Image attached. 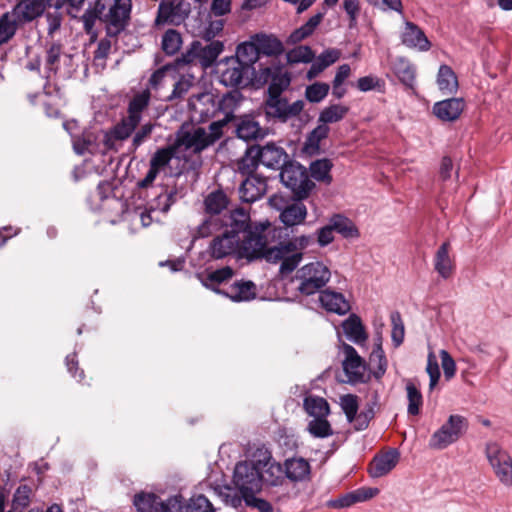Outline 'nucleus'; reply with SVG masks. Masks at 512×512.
<instances>
[{
    "instance_id": "nucleus-1",
    "label": "nucleus",
    "mask_w": 512,
    "mask_h": 512,
    "mask_svg": "<svg viewBox=\"0 0 512 512\" xmlns=\"http://www.w3.org/2000/svg\"><path fill=\"white\" fill-rule=\"evenodd\" d=\"M131 13V0H96L93 8H89L81 17L84 30L89 34L93 31L96 20L106 26L110 36H116L128 24Z\"/></svg>"
},
{
    "instance_id": "nucleus-2",
    "label": "nucleus",
    "mask_w": 512,
    "mask_h": 512,
    "mask_svg": "<svg viewBox=\"0 0 512 512\" xmlns=\"http://www.w3.org/2000/svg\"><path fill=\"white\" fill-rule=\"evenodd\" d=\"M283 228L275 227L269 222L259 223L244 234L240 239V249L249 260L264 258V254L272 242L282 237Z\"/></svg>"
},
{
    "instance_id": "nucleus-3",
    "label": "nucleus",
    "mask_w": 512,
    "mask_h": 512,
    "mask_svg": "<svg viewBox=\"0 0 512 512\" xmlns=\"http://www.w3.org/2000/svg\"><path fill=\"white\" fill-rule=\"evenodd\" d=\"M233 484L243 499L250 498L251 495H256L261 491L263 478L254 452L250 460L240 461L236 464L233 472Z\"/></svg>"
},
{
    "instance_id": "nucleus-4",
    "label": "nucleus",
    "mask_w": 512,
    "mask_h": 512,
    "mask_svg": "<svg viewBox=\"0 0 512 512\" xmlns=\"http://www.w3.org/2000/svg\"><path fill=\"white\" fill-rule=\"evenodd\" d=\"M219 126V123H210L208 131L202 127L182 129L178 133L174 146L176 149L183 147L186 151L200 153L221 138L223 131L219 130Z\"/></svg>"
},
{
    "instance_id": "nucleus-5",
    "label": "nucleus",
    "mask_w": 512,
    "mask_h": 512,
    "mask_svg": "<svg viewBox=\"0 0 512 512\" xmlns=\"http://www.w3.org/2000/svg\"><path fill=\"white\" fill-rule=\"evenodd\" d=\"M331 272L322 262H311L297 271L299 281L297 290L306 296L312 295L323 288L330 280Z\"/></svg>"
},
{
    "instance_id": "nucleus-6",
    "label": "nucleus",
    "mask_w": 512,
    "mask_h": 512,
    "mask_svg": "<svg viewBox=\"0 0 512 512\" xmlns=\"http://www.w3.org/2000/svg\"><path fill=\"white\" fill-rule=\"evenodd\" d=\"M466 417L453 414L437 429L429 440V447L434 450H443L458 441L468 429Z\"/></svg>"
},
{
    "instance_id": "nucleus-7",
    "label": "nucleus",
    "mask_w": 512,
    "mask_h": 512,
    "mask_svg": "<svg viewBox=\"0 0 512 512\" xmlns=\"http://www.w3.org/2000/svg\"><path fill=\"white\" fill-rule=\"evenodd\" d=\"M486 459L498 479L506 487L512 486V457L499 443L489 441L485 444Z\"/></svg>"
},
{
    "instance_id": "nucleus-8",
    "label": "nucleus",
    "mask_w": 512,
    "mask_h": 512,
    "mask_svg": "<svg viewBox=\"0 0 512 512\" xmlns=\"http://www.w3.org/2000/svg\"><path fill=\"white\" fill-rule=\"evenodd\" d=\"M281 182L291 189L297 199H305L314 188L306 168L295 162L286 163L280 172Z\"/></svg>"
},
{
    "instance_id": "nucleus-9",
    "label": "nucleus",
    "mask_w": 512,
    "mask_h": 512,
    "mask_svg": "<svg viewBox=\"0 0 512 512\" xmlns=\"http://www.w3.org/2000/svg\"><path fill=\"white\" fill-rule=\"evenodd\" d=\"M254 457L258 463L263 478V484L268 486H280L284 482L285 472L283 466L277 462L272 452L265 446L261 445L254 450Z\"/></svg>"
},
{
    "instance_id": "nucleus-10",
    "label": "nucleus",
    "mask_w": 512,
    "mask_h": 512,
    "mask_svg": "<svg viewBox=\"0 0 512 512\" xmlns=\"http://www.w3.org/2000/svg\"><path fill=\"white\" fill-rule=\"evenodd\" d=\"M303 253H294L288 241L280 242L277 245L270 246L264 254V258L270 263H279V273L287 276L292 273L300 264Z\"/></svg>"
},
{
    "instance_id": "nucleus-11",
    "label": "nucleus",
    "mask_w": 512,
    "mask_h": 512,
    "mask_svg": "<svg viewBox=\"0 0 512 512\" xmlns=\"http://www.w3.org/2000/svg\"><path fill=\"white\" fill-rule=\"evenodd\" d=\"M190 13V4L183 0H162L159 3L155 25H180Z\"/></svg>"
},
{
    "instance_id": "nucleus-12",
    "label": "nucleus",
    "mask_w": 512,
    "mask_h": 512,
    "mask_svg": "<svg viewBox=\"0 0 512 512\" xmlns=\"http://www.w3.org/2000/svg\"><path fill=\"white\" fill-rule=\"evenodd\" d=\"M304 108V102L297 100L289 104L286 98L268 95L264 102L267 117L286 122L288 119L298 116Z\"/></svg>"
},
{
    "instance_id": "nucleus-13",
    "label": "nucleus",
    "mask_w": 512,
    "mask_h": 512,
    "mask_svg": "<svg viewBox=\"0 0 512 512\" xmlns=\"http://www.w3.org/2000/svg\"><path fill=\"white\" fill-rule=\"evenodd\" d=\"M191 118L199 123L218 117L216 96L211 92L192 95L188 102Z\"/></svg>"
},
{
    "instance_id": "nucleus-14",
    "label": "nucleus",
    "mask_w": 512,
    "mask_h": 512,
    "mask_svg": "<svg viewBox=\"0 0 512 512\" xmlns=\"http://www.w3.org/2000/svg\"><path fill=\"white\" fill-rule=\"evenodd\" d=\"M176 147L169 145L158 149L151 157L149 163V170L145 177L138 182L140 188H148L155 181L158 174L163 171L171 162L172 158L176 154Z\"/></svg>"
},
{
    "instance_id": "nucleus-15",
    "label": "nucleus",
    "mask_w": 512,
    "mask_h": 512,
    "mask_svg": "<svg viewBox=\"0 0 512 512\" xmlns=\"http://www.w3.org/2000/svg\"><path fill=\"white\" fill-rule=\"evenodd\" d=\"M342 350L345 356L342 366L348 382L352 384L365 382L366 365L364 360L355 348L349 344L344 343Z\"/></svg>"
},
{
    "instance_id": "nucleus-16",
    "label": "nucleus",
    "mask_w": 512,
    "mask_h": 512,
    "mask_svg": "<svg viewBox=\"0 0 512 512\" xmlns=\"http://www.w3.org/2000/svg\"><path fill=\"white\" fill-rule=\"evenodd\" d=\"M221 70V83L227 87H237L248 83L249 65L239 59L226 58Z\"/></svg>"
},
{
    "instance_id": "nucleus-17",
    "label": "nucleus",
    "mask_w": 512,
    "mask_h": 512,
    "mask_svg": "<svg viewBox=\"0 0 512 512\" xmlns=\"http://www.w3.org/2000/svg\"><path fill=\"white\" fill-rule=\"evenodd\" d=\"M243 100V95L238 90H233L224 94L220 99L216 98L217 102V113L218 117L223 115L222 118H218L212 123H219V130L223 131V128L235 118V111L240 106Z\"/></svg>"
},
{
    "instance_id": "nucleus-18",
    "label": "nucleus",
    "mask_w": 512,
    "mask_h": 512,
    "mask_svg": "<svg viewBox=\"0 0 512 512\" xmlns=\"http://www.w3.org/2000/svg\"><path fill=\"white\" fill-rule=\"evenodd\" d=\"M257 146L258 160L267 168L278 170L286 164L288 154L281 146L269 142L263 146Z\"/></svg>"
},
{
    "instance_id": "nucleus-19",
    "label": "nucleus",
    "mask_w": 512,
    "mask_h": 512,
    "mask_svg": "<svg viewBox=\"0 0 512 512\" xmlns=\"http://www.w3.org/2000/svg\"><path fill=\"white\" fill-rule=\"evenodd\" d=\"M267 190L266 178L250 175L241 183L239 194L242 201L252 203L260 199Z\"/></svg>"
},
{
    "instance_id": "nucleus-20",
    "label": "nucleus",
    "mask_w": 512,
    "mask_h": 512,
    "mask_svg": "<svg viewBox=\"0 0 512 512\" xmlns=\"http://www.w3.org/2000/svg\"><path fill=\"white\" fill-rule=\"evenodd\" d=\"M465 108L463 98H450L436 102L433 106L434 115L444 122L457 120Z\"/></svg>"
},
{
    "instance_id": "nucleus-21",
    "label": "nucleus",
    "mask_w": 512,
    "mask_h": 512,
    "mask_svg": "<svg viewBox=\"0 0 512 512\" xmlns=\"http://www.w3.org/2000/svg\"><path fill=\"white\" fill-rule=\"evenodd\" d=\"M400 454L396 449H391L383 454L376 455L369 467V474L373 478H379L388 474L399 462Z\"/></svg>"
},
{
    "instance_id": "nucleus-22",
    "label": "nucleus",
    "mask_w": 512,
    "mask_h": 512,
    "mask_svg": "<svg viewBox=\"0 0 512 512\" xmlns=\"http://www.w3.org/2000/svg\"><path fill=\"white\" fill-rule=\"evenodd\" d=\"M319 302L321 306L328 312L338 315H345L350 311V304L342 293L331 289L320 291Z\"/></svg>"
},
{
    "instance_id": "nucleus-23",
    "label": "nucleus",
    "mask_w": 512,
    "mask_h": 512,
    "mask_svg": "<svg viewBox=\"0 0 512 512\" xmlns=\"http://www.w3.org/2000/svg\"><path fill=\"white\" fill-rule=\"evenodd\" d=\"M378 493V488L362 487L340 496L337 499L330 500L328 506L337 509L350 507L353 504L367 501L375 497Z\"/></svg>"
},
{
    "instance_id": "nucleus-24",
    "label": "nucleus",
    "mask_w": 512,
    "mask_h": 512,
    "mask_svg": "<svg viewBox=\"0 0 512 512\" xmlns=\"http://www.w3.org/2000/svg\"><path fill=\"white\" fill-rule=\"evenodd\" d=\"M238 247L240 248V237L224 231L213 239L210 250L213 258L222 259L234 253Z\"/></svg>"
},
{
    "instance_id": "nucleus-25",
    "label": "nucleus",
    "mask_w": 512,
    "mask_h": 512,
    "mask_svg": "<svg viewBox=\"0 0 512 512\" xmlns=\"http://www.w3.org/2000/svg\"><path fill=\"white\" fill-rule=\"evenodd\" d=\"M450 250V242L445 241L437 249L434 257V269L445 280L451 278L455 271V261L450 256Z\"/></svg>"
},
{
    "instance_id": "nucleus-26",
    "label": "nucleus",
    "mask_w": 512,
    "mask_h": 512,
    "mask_svg": "<svg viewBox=\"0 0 512 512\" xmlns=\"http://www.w3.org/2000/svg\"><path fill=\"white\" fill-rule=\"evenodd\" d=\"M402 43L410 48H417L421 51H427L431 43L424 32L413 22L406 21L401 36Z\"/></svg>"
},
{
    "instance_id": "nucleus-27",
    "label": "nucleus",
    "mask_w": 512,
    "mask_h": 512,
    "mask_svg": "<svg viewBox=\"0 0 512 512\" xmlns=\"http://www.w3.org/2000/svg\"><path fill=\"white\" fill-rule=\"evenodd\" d=\"M285 477L292 482H303L310 479V463L302 458H289L284 462Z\"/></svg>"
},
{
    "instance_id": "nucleus-28",
    "label": "nucleus",
    "mask_w": 512,
    "mask_h": 512,
    "mask_svg": "<svg viewBox=\"0 0 512 512\" xmlns=\"http://www.w3.org/2000/svg\"><path fill=\"white\" fill-rule=\"evenodd\" d=\"M301 200L297 199L282 209L279 217L285 227H293L304 223L308 212Z\"/></svg>"
},
{
    "instance_id": "nucleus-29",
    "label": "nucleus",
    "mask_w": 512,
    "mask_h": 512,
    "mask_svg": "<svg viewBox=\"0 0 512 512\" xmlns=\"http://www.w3.org/2000/svg\"><path fill=\"white\" fill-rule=\"evenodd\" d=\"M139 122L135 117H125L112 130L105 133L103 143L108 149L114 146L113 140L127 139L138 126Z\"/></svg>"
},
{
    "instance_id": "nucleus-30",
    "label": "nucleus",
    "mask_w": 512,
    "mask_h": 512,
    "mask_svg": "<svg viewBox=\"0 0 512 512\" xmlns=\"http://www.w3.org/2000/svg\"><path fill=\"white\" fill-rule=\"evenodd\" d=\"M44 9L34 0H21L9 13L20 25L40 16Z\"/></svg>"
},
{
    "instance_id": "nucleus-31",
    "label": "nucleus",
    "mask_w": 512,
    "mask_h": 512,
    "mask_svg": "<svg viewBox=\"0 0 512 512\" xmlns=\"http://www.w3.org/2000/svg\"><path fill=\"white\" fill-rule=\"evenodd\" d=\"M346 337L355 344L361 345L366 342L368 335L359 316L351 314L342 323Z\"/></svg>"
},
{
    "instance_id": "nucleus-32",
    "label": "nucleus",
    "mask_w": 512,
    "mask_h": 512,
    "mask_svg": "<svg viewBox=\"0 0 512 512\" xmlns=\"http://www.w3.org/2000/svg\"><path fill=\"white\" fill-rule=\"evenodd\" d=\"M252 39L256 42L259 55L279 56L284 52L283 43L274 35L259 33L252 36Z\"/></svg>"
},
{
    "instance_id": "nucleus-33",
    "label": "nucleus",
    "mask_w": 512,
    "mask_h": 512,
    "mask_svg": "<svg viewBox=\"0 0 512 512\" xmlns=\"http://www.w3.org/2000/svg\"><path fill=\"white\" fill-rule=\"evenodd\" d=\"M223 295L234 302L249 301L256 296V286L251 281H239L230 285Z\"/></svg>"
},
{
    "instance_id": "nucleus-34",
    "label": "nucleus",
    "mask_w": 512,
    "mask_h": 512,
    "mask_svg": "<svg viewBox=\"0 0 512 512\" xmlns=\"http://www.w3.org/2000/svg\"><path fill=\"white\" fill-rule=\"evenodd\" d=\"M236 134L239 138L245 141L256 140L265 136L264 130L251 116H244L240 118L236 125Z\"/></svg>"
},
{
    "instance_id": "nucleus-35",
    "label": "nucleus",
    "mask_w": 512,
    "mask_h": 512,
    "mask_svg": "<svg viewBox=\"0 0 512 512\" xmlns=\"http://www.w3.org/2000/svg\"><path fill=\"white\" fill-rule=\"evenodd\" d=\"M233 275V269L229 266H226L209 272L206 276H199V278L203 286L215 291L218 294H223L225 290L218 289V286L224 282L229 281Z\"/></svg>"
},
{
    "instance_id": "nucleus-36",
    "label": "nucleus",
    "mask_w": 512,
    "mask_h": 512,
    "mask_svg": "<svg viewBox=\"0 0 512 512\" xmlns=\"http://www.w3.org/2000/svg\"><path fill=\"white\" fill-rule=\"evenodd\" d=\"M249 214L244 209H235L231 211L229 216L226 218L225 226L227 227L225 232L239 236V233L244 234L248 231L249 227Z\"/></svg>"
},
{
    "instance_id": "nucleus-37",
    "label": "nucleus",
    "mask_w": 512,
    "mask_h": 512,
    "mask_svg": "<svg viewBox=\"0 0 512 512\" xmlns=\"http://www.w3.org/2000/svg\"><path fill=\"white\" fill-rule=\"evenodd\" d=\"M208 42V44L202 45V43L198 41V55L200 56V65L203 68L211 67L224 50L222 41L214 40Z\"/></svg>"
},
{
    "instance_id": "nucleus-38",
    "label": "nucleus",
    "mask_w": 512,
    "mask_h": 512,
    "mask_svg": "<svg viewBox=\"0 0 512 512\" xmlns=\"http://www.w3.org/2000/svg\"><path fill=\"white\" fill-rule=\"evenodd\" d=\"M260 161L258 160L257 146L248 147L244 155L237 161L236 169L243 176L255 175Z\"/></svg>"
},
{
    "instance_id": "nucleus-39",
    "label": "nucleus",
    "mask_w": 512,
    "mask_h": 512,
    "mask_svg": "<svg viewBox=\"0 0 512 512\" xmlns=\"http://www.w3.org/2000/svg\"><path fill=\"white\" fill-rule=\"evenodd\" d=\"M437 85L443 94H453L457 91L458 79L450 66H440L437 74Z\"/></svg>"
},
{
    "instance_id": "nucleus-40",
    "label": "nucleus",
    "mask_w": 512,
    "mask_h": 512,
    "mask_svg": "<svg viewBox=\"0 0 512 512\" xmlns=\"http://www.w3.org/2000/svg\"><path fill=\"white\" fill-rule=\"evenodd\" d=\"M330 128L327 125L319 123L307 136L303 150L310 155L317 154L320 151V142L328 137Z\"/></svg>"
},
{
    "instance_id": "nucleus-41",
    "label": "nucleus",
    "mask_w": 512,
    "mask_h": 512,
    "mask_svg": "<svg viewBox=\"0 0 512 512\" xmlns=\"http://www.w3.org/2000/svg\"><path fill=\"white\" fill-rule=\"evenodd\" d=\"M303 406L307 414L313 418L327 417L330 413L328 402L319 396L310 395L305 397Z\"/></svg>"
},
{
    "instance_id": "nucleus-42",
    "label": "nucleus",
    "mask_w": 512,
    "mask_h": 512,
    "mask_svg": "<svg viewBox=\"0 0 512 512\" xmlns=\"http://www.w3.org/2000/svg\"><path fill=\"white\" fill-rule=\"evenodd\" d=\"M133 503L138 512H161L162 501L153 493L136 494Z\"/></svg>"
},
{
    "instance_id": "nucleus-43",
    "label": "nucleus",
    "mask_w": 512,
    "mask_h": 512,
    "mask_svg": "<svg viewBox=\"0 0 512 512\" xmlns=\"http://www.w3.org/2000/svg\"><path fill=\"white\" fill-rule=\"evenodd\" d=\"M406 393L408 399L407 412L409 415H418L423 405V397L420 389L413 380H406Z\"/></svg>"
},
{
    "instance_id": "nucleus-44",
    "label": "nucleus",
    "mask_w": 512,
    "mask_h": 512,
    "mask_svg": "<svg viewBox=\"0 0 512 512\" xmlns=\"http://www.w3.org/2000/svg\"><path fill=\"white\" fill-rule=\"evenodd\" d=\"M150 97L151 94L148 89L134 95L128 105V117L133 116L137 119V122L140 123L142 112L148 107Z\"/></svg>"
},
{
    "instance_id": "nucleus-45",
    "label": "nucleus",
    "mask_w": 512,
    "mask_h": 512,
    "mask_svg": "<svg viewBox=\"0 0 512 512\" xmlns=\"http://www.w3.org/2000/svg\"><path fill=\"white\" fill-rule=\"evenodd\" d=\"M349 108L342 104H332L325 107L319 114L318 122L324 125L336 123L344 119Z\"/></svg>"
},
{
    "instance_id": "nucleus-46",
    "label": "nucleus",
    "mask_w": 512,
    "mask_h": 512,
    "mask_svg": "<svg viewBox=\"0 0 512 512\" xmlns=\"http://www.w3.org/2000/svg\"><path fill=\"white\" fill-rule=\"evenodd\" d=\"M394 72L402 84L408 88L414 87L416 71L412 64L404 59H399L394 64Z\"/></svg>"
},
{
    "instance_id": "nucleus-47",
    "label": "nucleus",
    "mask_w": 512,
    "mask_h": 512,
    "mask_svg": "<svg viewBox=\"0 0 512 512\" xmlns=\"http://www.w3.org/2000/svg\"><path fill=\"white\" fill-rule=\"evenodd\" d=\"M331 227L344 238H354L358 236V230L354 223L342 215H334L330 219Z\"/></svg>"
},
{
    "instance_id": "nucleus-48",
    "label": "nucleus",
    "mask_w": 512,
    "mask_h": 512,
    "mask_svg": "<svg viewBox=\"0 0 512 512\" xmlns=\"http://www.w3.org/2000/svg\"><path fill=\"white\" fill-rule=\"evenodd\" d=\"M332 167V162L329 159L324 158L313 161L310 164L309 169L311 176L315 180L330 184L332 181V176L330 174Z\"/></svg>"
},
{
    "instance_id": "nucleus-49",
    "label": "nucleus",
    "mask_w": 512,
    "mask_h": 512,
    "mask_svg": "<svg viewBox=\"0 0 512 512\" xmlns=\"http://www.w3.org/2000/svg\"><path fill=\"white\" fill-rule=\"evenodd\" d=\"M233 58L243 61L251 68V65L259 58V52L255 40L251 38V41L239 44L236 49V56Z\"/></svg>"
},
{
    "instance_id": "nucleus-50",
    "label": "nucleus",
    "mask_w": 512,
    "mask_h": 512,
    "mask_svg": "<svg viewBox=\"0 0 512 512\" xmlns=\"http://www.w3.org/2000/svg\"><path fill=\"white\" fill-rule=\"evenodd\" d=\"M182 43L181 34L175 29H169L162 36L161 47L166 55H174L180 50Z\"/></svg>"
},
{
    "instance_id": "nucleus-51",
    "label": "nucleus",
    "mask_w": 512,
    "mask_h": 512,
    "mask_svg": "<svg viewBox=\"0 0 512 512\" xmlns=\"http://www.w3.org/2000/svg\"><path fill=\"white\" fill-rule=\"evenodd\" d=\"M315 58V53L310 46L300 45L286 53V60L289 64L310 63Z\"/></svg>"
},
{
    "instance_id": "nucleus-52",
    "label": "nucleus",
    "mask_w": 512,
    "mask_h": 512,
    "mask_svg": "<svg viewBox=\"0 0 512 512\" xmlns=\"http://www.w3.org/2000/svg\"><path fill=\"white\" fill-rule=\"evenodd\" d=\"M440 179L444 183L445 188H451L453 190L456 189L457 179H458V171H453V163L451 158L443 157L440 165Z\"/></svg>"
},
{
    "instance_id": "nucleus-53",
    "label": "nucleus",
    "mask_w": 512,
    "mask_h": 512,
    "mask_svg": "<svg viewBox=\"0 0 512 512\" xmlns=\"http://www.w3.org/2000/svg\"><path fill=\"white\" fill-rule=\"evenodd\" d=\"M307 431L315 438H327L333 435V429L326 417H317L307 425Z\"/></svg>"
},
{
    "instance_id": "nucleus-54",
    "label": "nucleus",
    "mask_w": 512,
    "mask_h": 512,
    "mask_svg": "<svg viewBox=\"0 0 512 512\" xmlns=\"http://www.w3.org/2000/svg\"><path fill=\"white\" fill-rule=\"evenodd\" d=\"M19 25L9 12L3 14L0 17V44L8 42L15 35Z\"/></svg>"
},
{
    "instance_id": "nucleus-55",
    "label": "nucleus",
    "mask_w": 512,
    "mask_h": 512,
    "mask_svg": "<svg viewBox=\"0 0 512 512\" xmlns=\"http://www.w3.org/2000/svg\"><path fill=\"white\" fill-rule=\"evenodd\" d=\"M206 212L210 214H219L228 204V200L224 192H211L204 201Z\"/></svg>"
},
{
    "instance_id": "nucleus-56",
    "label": "nucleus",
    "mask_w": 512,
    "mask_h": 512,
    "mask_svg": "<svg viewBox=\"0 0 512 512\" xmlns=\"http://www.w3.org/2000/svg\"><path fill=\"white\" fill-rule=\"evenodd\" d=\"M329 90V84L323 82H315L312 85L306 87L305 97L311 103H318L328 95Z\"/></svg>"
},
{
    "instance_id": "nucleus-57",
    "label": "nucleus",
    "mask_w": 512,
    "mask_h": 512,
    "mask_svg": "<svg viewBox=\"0 0 512 512\" xmlns=\"http://www.w3.org/2000/svg\"><path fill=\"white\" fill-rule=\"evenodd\" d=\"M340 406L348 422L352 423L358 411V397L353 394H346L340 397Z\"/></svg>"
},
{
    "instance_id": "nucleus-58",
    "label": "nucleus",
    "mask_w": 512,
    "mask_h": 512,
    "mask_svg": "<svg viewBox=\"0 0 512 512\" xmlns=\"http://www.w3.org/2000/svg\"><path fill=\"white\" fill-rule=\"evenodd\" d=\"M291 79L287 73H280L273 76L268 89V95L281 96L282 92L290 85Z\"/></svg>"
},
{
    "instance_id": "nucleus-59",
    "label": "nucleus",
    "mask_w": 512,
    "mask_h": 512,
    "mask_svg": "<svg viewBox=\"0 0 512 512\" xmlns=\"http://www.w3.org/2000/svg\"><path fill=\"white\" fill-rule=\"evenodd\" d=\"M185 509L186 512H215L213 505L204 495L191 497Z\"/></svg>"
},
{
    "instance_id": "nucleus-60",
    "label": "nucleus",
    "mask_w": 512,
    "mask_h": 512,
    "mask_svg": "<svg viewBox=\"0 0 512 512\" xmlns=\"http://www.w3.org/2000/svg\"><path fill=\"white\" fill-rule=\"evenodd\" d=\"M357 88L362 92H367L371 90L384 92L385 82L377 76H364L358 79Z\"/></svg>"
},
{
    "instance_id": "nucleus-61",
    "label": "nucleus",
    "mask_w": 512,
    "mask_h": 512,
    "mask_svg": "<svg viewBox=\"0 0 512 512\" xmlns=\"http://www.w3.org/2000/svg\"><path fill=\"white\" fill-rule=\"evenodd\" d=\"M392 332L391 337L396 347L400 346L404 340V324L399 312H393L391 314Z\"/></svg>"
},
{
    "instance_id": "nucleus-62",
    "label": "nucleus",
    "mask_w": 512,
    "mask_h": 512,
    "mask_svg": "<svg viewBox=\"0 0 512 512\" xmlns=\"http://www.w3.org/2000/svg\"><path fill=\"white\" fill-rule=\"evenodd\" d=\"M193 76H182L175 84L172 93L168 96V100L181 99L193 86Z\"/></svg>"
},
{
    "instance_id": "nucleus-63",
    "label": "nucleus",
    "mask_w": 512,
    "mask_h": 512,
    "mask_svg": "<svg viewBox=\"0 0 512 512\" xmlns=\"http://www.w3.org/2000/svg\"><path fill=\"white\" fill-rule=\"evenodd\" d=\"M224 28V20L216 19L211 20L200 31L199 36L205 41H214L213 39L218 36Z\"/></svg>"
},
{
    "instance_id": "nucleus-64",
    "label": "nucleus",
    "mask_w": 512,
    "mask_h": 512,
    "mask_svg": "<svg viewBox=\"0 0 512 512\" xmlns=\"http://www.w3.org/2000/svg\"><path fill=\"white\" fill-rule=\"evenodd\" d=\"M62 54V47L58 43H52L46 51V68L51 72H56L59 67V61Z\"/></svg>"
}]
</instances>
